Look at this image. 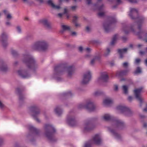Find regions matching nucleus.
Here are the masks:
<instances>
[{"label": "nucleus", "instance_id": "obj_1", "mask_svg": "<svg viewBox=\"0 0 147 147\" xmlns=\"http://www.w3.org/2000/svg\"><path fill=\"white\" fill-rule=\"evenodd\" d=\"M22 61L26 65L28 69H20L18 71V74L23 78H28L30 76L28 73V69H31L34 71L38 68V65L33 57L28 54L23 55Z\"/></svg>", "mask_w": 147, "mask_h": 147}, {"label": "nucleus", "instance_id": "obj_2", "mask_svg": "<svg viewBox=\"0 0 147 147\" xmlns=\"http://www.w3.org/2000/svg\"><path fill=\"white\" fill-rule=\"evenodd\" d=\"M129 16L132 19L136 20L137 22V23L135 22L129 26H126L123 27V30L125 34L129 33L130 31L134 32V28L136 24L138 26V29L140 30L141 28L142 24L145 20L144 17L138 16V11L135 8H130Z\"/></svg>", "mask_w": 147, "mask_h": 147}, {"label": "nucleus", "instance_id": "obj_3", "mask_svg": "<svg viewBox=\"0 0 147 147\" xmlns=\"http://www.w3.org/2000/svg\"><path fill=\"white\" fill-rule=\"evenodd\" d=\"M74 67L72 65L68 66L66 63L61 64L56 66L54 69V73L56 75L62 74L66 71L67 73V76L71 77L74 73Z\"/></svg>", "mask_w": 147, "mask_h": 147}, {"label": "nucleus", "instance_id": "obj_4", "mask_svg": "<svg viewBox=\"0 0 147 147\" xmlns=\"http://www.w3.org/2000/svg\"><path fill=\"white\" fill-rule=\"evenodd\" d=\"M45 135L50 142H53L57 140L54 134L55 132V128L51 125L46 124L44 127Z\"/></svg>", "mask_w": 147, "mask_h": 147}, {"label": "nucleus", "instance_id": "obj_5", "mask_svg": "<svg viewBox=\"0 0 147 147\" xmlns=\"http://www.w3.org/2000/svg\"><path fill=\"white\" fill-rule=\"evenodd\" d=\"M48 47V45L46 42L44 40H41L34 43L31 47L33 50L45 51L47 49Z\"/></svg>", "mask_w": 147, "mask_h": 147}, {"label": "nucleus", "instance_id": "obj_6", "mask_svg": "<svg viewBox=\"0 0 147 147\" xmlns=\"http://www.w3.org/2000/svg\"><path fill=\"white\" fill-rule=\"evenodd\" d=\"M88 5L92 3L91 0H86ZM102 0H98L96 4L94 5V6L97 7L98 9L100 12L98 13V17H101L103 16L105 14V12L104 11H100L103 10L104 7L103 4H101V2Z\"/></svg>", "mask_w": 147, "mask_h": 147}, {"label": "nucleus", "instance_id": "obj_7", "mask_svg": "<svg viewBox=\"0 0 147 147\" xmlns=\"http://www.w3.org/2000/svg\"><path fill=\"white\" fill-rule=\"evenodd\" d=\"M117 109L126 116H130L133 113L128 107L124 105H119L117 107Z\"/></svg>", "mask_w": 147, "mask_h": 147}, {"label": "nucleus", "instance_id": "obj_8", "mask_svg": "<svg viewBox=\"0 0 147 147\" xmlns=\"http://www.w3.org/2000/svg\"><path fill=\"white\" fill-rule=\"evenodd\" d=\"M116 22L117 20L115 18L111 17L109 18V21L105 22L103 24V27L105 32H109L111 29V25Z\"/></svg>", "mask_w": 147, "mask_h": 147}, {"label": "nucleus", "instance_id": "obj_9", "mask_svg": "<svg viewBox=\"0 0 147 147\" xmlns=\"http://www.w3.org/2000/svg\"><path fill=\"white\" fill-rule=\"evenodd\" d=\"M97 117L92 118L86 121L84 125V130L85 131H88L92 129L94 127L92 123V122L96 120Z\"/></svg>", "mask_w": 147, "mask_h": 147}, {"label": "nucleus", "instance_id": "obj_10", "mask_svg": "<svg viewBox=\"0 0 147 147\" xmlns=\"http://www.w3.org/2000/svg\"><path fill=\"white\" fill-rule=\"evenodd\" d=\"M101 142L100 136L97 134L95 135L93 138L92 140L85 144L84 147H90L91 144H100Z\"/></svg>", "mask_w": 147, "mask_h": 147}, {"label": "nucleus", "instance_id": "obj_11", "mask_svg": "<svg viewBox=\"0 0 147 147\" xmlns=\"http://www.w3.org/2000/svg\"><path fill=\"white\" fill-rule=\"evenodd\" d=\"M30 110L33 112L32 116L36 121L38 123L40 122V120L37 117L40 113V111L38 107L36 105L32 106L30 107Z\"/></svg>", "mask_w": 147, "mask_h": 147}, {"label": "nucleus", "instance_id": "obj_12", "mask_svg": "<svg viewBox=\"0 0 147 147\" xmlns=\"http://www.w3.org/2000/svg\"><path fill=\"white\" fill-rule=\"evenodd\" d=\"M142 87H140L139 88L136 89L134 91V93L136 98L140 101V106L141 107V104L142 103L143 99L140 96V93L142 91Z\"/></svg>", "mask_w": 147, "mask_h": 147}, {"label": "nucleus", "instance_id": "obj_13", "mask_svg": "<svg viewBox=\"0 0 147 147\" xmlns=\"http://www.w3.org/2000/svg\"><path fill=\"white\" fill-rule=\"evenodd\" d=\"M91 78L90 72V71H88L85 73L84 74L82 83L83 84H86L88 83L90 80Z\"/></svg>", "mask_w": 147, "mask_h": 147}, {"label": "nucleus", "instance_id": "obj_14", "mask_svg": "<svg viewBox=\"0 0 147 147\" xmlns=\"http://www.w3.org/2000/svg\"><path fill=\"white\" fill-rule=\"evenodd\" d=\"M114 122L115 124L114 127L115 129L117 128L122 129L125 126L124 122L119 119L115 120Z\"/></svg>", "mask_w": 147, "mask_h": 147}, {"label": "nucleus", "instance_id": "obj_15", "mask_svg": "<svg viewBox=\"0 0 147 147\" xmlns=\"http://www.w3.org/2000/svg\"><path fill=\"white\" fill-rule=\"evenodd\" d=\"M7 36L5 32H3L0 36V40L1 42L3 47H5L7 45Z\"/></svg>", "mask_w": 147, "mask_h": 147}, {"label": "nucleus", "instance_id": "obj_16", "mask_svg": "<svg viewBox=\"0 0 147 147\" xmlns=\"http://www.w3.org/2000/svg\"><path fill=\"white\" fill-rule=\"evenodd\" d=\"M39 23L43 25L48 29L51 28L52 27L51 23L46 19H42L39 20Z\"/></svg>", "mask_w": 147, "mask_h": 147}, {"label": "nucleus", "instance_id": "obj_17", "mask_svg": "<svg viewBox=\"0 0 147 147\" xmlns=\"http://www.w3.org/2000/svg\"><path fill=\"white\" fill-rule=\"evenodd\" d=\"M85 109L89 111H93L95 109V106L93 102L91 101H88L85 105Z\"/></svg>", "mask_w": 147, "mask_h": 147}, {"label": "nucleus", "instance_id": "obj_18", "mask_svg": "<svg viewBox=\"0 0 147 147\" xmlns=\"http://www.w3.org/2000/svg\"><path fill=\"white\" fill-rule=\"evenodd\" d=\"M109 79V77L107 74L105 73L102 74L100 76L98 79V81L100 83L106 82H107Z\"/></svg>", "mask_w": 147, "mask_h": 147}, {"label": "nucleus", "instance_id": "obj_19", "mask_svg": "<svg viewBox=\"0 0 147 147\" xmlns=\"http://www.w3.org/2000/svg\"><path fill=\"white\" fill-rule=\"evenodd\" d=\"M140 38L147 42V31H141L137 33Z\"/></svg>", "mask_w": 147, "mask_h": 147}, {"label": "nucleus", "instance_id": "obj_20", "mask_svg": "<svg viewBox=\"0 0 147 147\" xmlns=\"http://www.w3.org/2000/svg\"><path fill=\"white\" fill-rule=\"evenodd\" d=\"M8 68L2 59L0 60V70L5 72L8 71Z\"/></svg>", "mask_w": 147, "mask_h": 147}, {"label": "nucleus", "instance_id": "obj_21", "mask_svg": "<svg viewBox=\"0 0 147 147\" xmlns=\"http://www.w3.org/2000/svg\"><path fill=\"white\" fill-rule=\"evenodd\" d=\"M67 121L68 124L72 126H74L76 124V122L74 117L68 116L67 119Z\"/></svg>", "mask_w": 147, "mask_h": 147}, {"label": "nucleus", "instance_id": "obj_22", "mask_svg": "<svg viewBox=\"0 0 147 147\" xmlns=\"http://www.w3.org/2000/svg\"><path fill=\"white\" fill-rule=\"evenodd\" d=\"M23 90L22 89L20 88H17L16 90V92L19 96L20 101L22 100L25 98L24 96L22 93Z\"/></svg>", "mask_w": 147, "mask_h": 147}, {"label": "nucleus", "instance_id": "obj_23", "mask_svg": "<svg viewBox=\"0 0 147 147\" xmlns=\"http://www.w3.org/2000/svg\"><path fill=\"white\" fill-rule=\"evenodd\" d=\"M47 3L49 5L55 9L58 10L60 8L59 6L55 5L53 3V0H48Z\"/></svg>", "mask_w": 147, "mask_h": 147}, {"label": "nucleus", "instance_id": "obj_24", "mask_svg": "<svg viewBox=\"0 0 147 147\" xmlns=\"http://www.w3.org/2000/svg\"><path fill=\"white\" fill-rule=\"evenodd\" d=\"M128 49L124 48L121 49H119L118 50V52L120 55V58L121 59L123 57V55L126 53Z\"/></svg>", "mask_w": 147, "mask_h": 147}, {"label": "nucleus", "instance_id": "obj_25", "mask_svg": "<svg viewBox=\"0 0 147 147\" xmlns=\"http://www.w3.org/2000/svg\"><path fill=\"white\" fill-rule=\"evenodd\" d=\"M129 70H127L120 71H118L116 74V76H121L126 75L129 72Z\"/></svg>", "mask_w": 147, "mask_h": 147}, {"label": "nucleus", "instance_id": "obj_26", "mask_svg": "<svg viewBox=\"0 0 147 147\" xmlns=\"http://www.w3.org/2000/svg\"><path fill=\"white\" fill-rule=\"evenodd\" d=\"M109 130L111 132L114 136L117 139H119L121 138L120 135L118 134L116 132L115 129H111L110 128H108Z\"/></svg>", "mask_w": 147, "mask_h": 147}, {"label": "nucleus", "instance_id": "obj_27", "mask_svg": "<svg viewBox=\"0 0 147 147\" xmlns=\"http://www.w3.org/2000/svg\"><path fill=\"white\" fill-rule=\"evenodd\" d=\"M28 129L30 131H33L34 134L37 135L38 133V130L31 125L28 126Z\"/></svg>", "mask_w": 147, "mask_h": 147}, {"label": "nucleus", "instance_id": "obj_28", "mask_svg": "<svg viewBox=\"0 0 147 147\" xmlns=\"http://www.w3.org/2000/svg\"><path fill=\"white\" fill-rule=\"evenodd\" d=\"M54 111L56 114L59 116L61 115L62 113V110L59 106L57 107L55 109Z\"/></svg>", "mask_w": 147, "mask_h": 147}, {"label": "nucleus", "instance_id": "obj_29", "mask_svg": "<svg viewBox=\"0 0 147 147\" xmlns=\"http://www.w3.org/2000/svg\"><path fill=\"white\" fill-rule=\"evenodd\" d=\"M103 120L105 121H108L111 120V117L109 114H105L102 117Z\"/></svg>", "mask_w": 147, "mask_h": 147}, {"label": "nucleus", "instance_id": "obj_30", "mask_svg": "<svg viewBox=\"0 0 147 147\" xmlns=\"http://www.w3.org/2000/svg\"><path fill=\"white\" fill-rule=\"evenodd\" d=\"M113 100L110 98H107L103 101V103L105 105H109L112 104Z\"/></svg>", "mask_w": 147, "mask_h": 147}, {"label": "nucleus", "instance_id": "obj_31", "mask_svg": "<svg viewBox=\"0 0 147 147\" xmlns=\"http://www.w3.org/2000/svg\"><path fill=\"white\" fill-rule=\"evenodd\" d=\"M61 28L63 31L66 30H70V27L66 25H61Z\"/></svg>", "mask_w": 147, "mask_h": 147}, {"label": "nucleus", "instance_id": "obj_32", "mask_svg": "<svg viewBox=\"0 0 147 147\" xmlns=\"http://www.w3.org/2000/svg\"><path fill=\"white\" fill-rule=\"evenodd\" d=\"M99 59V57H95L91 60L90 62V64L92 65H93L94 64L95 61L97 60H98Z\"/></svg>", "mask_w": 147, "mask_h": 147}, {"label": "nucleus", "instance_id": "obj_33", "mask_svg": "<svg viewBox=\"0 0 147 147\" xmlns=\"http://www.w3.org/2000/svg\"><path fill=\"white\" fill-rule=\"evenodd\" d=\"M122 88L124 93L125 94H127L128 87L126 86L123 85L122 86Z\"/></svg>", "mask_w": 147, "mask_h": 147}, {"label": "nucleus", "instance_id": "obj_34", "mask_svg": "<svg viewBox=\"0 0 147 147\" xmlns=\"http://www.w3.org/2000/svg\"><path fill=\"white\" fill-rule=\"evenodd\" d=\"M117 39V35H115L113 37L112 41L111 42V45H113L116 42V41Z\"/></svg>", "mask_w": 147, "mask_h": 147}, {"label": "nucleus", "instance_id": "obj_35", "mask_svg": "<svg viewBox=\"0 0 147 147\" xmlns=\"http://www.w3.org/2000/svg\"><path fill=\"white\" fill-rule=\"evenodd\" d=\"M102 94V92L100 90H97L95 92L94 95L95 96H99Z\"/></svg>", "mask_w": 147, "mask_h": 147}, {"label": "nucleus", "instance_id": "obj_36", "mask_svg": "<svg viewBox=\"0 0 147 147\" xmlns=\"http://www.w3.org/2000/svg\"><path fill=\"white\" fill-rule=\"evenodd\" d=\"M11 53L13 56L15 57L18 56V52L14 50H11Z\"/></svg>", "mask_w": 147, "mask_h": 147}, {"label": "nucleus", "instance_id": "obj_37", "mask_svg": "<svg viewBox=\"0 0 147 147\" xmlns=\"http://www.w3.org/2000/svg\"><path fill=\"white\" fill-rule=\"evenodd\" d=\"M142 72L141 69L140 67H138L137 68L136 70L135 71L134 73L135 74H138L141 73Z\"/></svg>", "mask_w": 147, "mask_h": 147}, {"label": "nucleus", "instance_id": "obj_38", "mask_svg": "<svg viewBox=\"0 0 147 147\" xmlns=\"http://www.w3.org/2000/svg\"><path fill=\"white\" fill-rule=\"evenodd\" d=\"M110 52V49L109 48H107L104 53V56H107L109 54Z\"/></svg>", "mask_w": 147, "mask_h": 147}, {"label": "nucleus", "instance_id": "obj_39", "mask_svg": "<svg viewBox=\"0 0 147 147\" xmlns=\"http://www.w3.org/2000/svg\"><path fill=\"white\" fill-rule=\"evenodd\" d=\"M78 108L79 109L85 108V105L83 103L80 104L78 105Z\"/></svg>", "mask_w": 147, "mask_h": 147}, {"label": "nucleus", "instance_id": "obj_40", "mask_svg": "<svg viewBox=\"0 0 147 147\" xmlns=\"http://www.w3.org/2000/svg\"><path fill=\"white\" fill-rule=\"evenodd\" d=\"M123 67L125 68H127L129 65V64L127 62H125L123 63Z\"/></svg>", "mask_w": 147, "mask_h": 147}, {"label": "nucleus", "instance_id": "obj_41", "mask_svg": "<svg viewBox=\"0 0 147 147\" xmlns=\"http://www.w3.org/2000/svg\"><path fill=\"white\" fill-rule=\"evenodd\" d=\"M17 32L19 33H21L22 32L21 27L19 26H17L16 27Z\"/></svg>", "mask_w": 147, "mask_h": 147}, {"label": "nucleus", "instance_id": "obj_42", "mask_svg": "<svg viewBox=\"0 0 147 147\" xmlns=\"http://www.w3.org/2000/svg\"><path fill=\"white\" fill-rule=\"evenodd\" d=\"M64 96H71L72 95V94L70 92H69L65 93L63 94Z\"/></svg>", "mask_w": 147, "mask_h": 147}, {"label": "nucleus", "instance_id": "obj_43", "mask_svg": "<svg viewBox=\"0 0 147 147\" xmlns=\"http://www.w3.org/2000/svg\"><path fill=\"white\" fill-rule=\"evenodd\" d=\"M78 18V17L76 16H75L73 17V21L74 23L77 22Z\"/></svg>", "mask_w": 147, "mask_h": 147}, {"label": "nucleus", "instance_id": "obj_44", "mask_svg": "<svg viewBox=\"0 0 147 147\" xmlns=\"http://www.w3.org/2000/svg\"><path fill=\"white\" fill-rule=\"evenodd\" d=\"M140 55H144L145 53H147V47L146 49V50L145 51H140L139 52Z\"/></svg>", "mask_w": 147, "mask_h": 147}, {"label": "nucleus", "instance_id": "obj_45", "mask_svg": "<svg viewBox=\"0 0 147 147\" xmlns=\"http://www.w3.org/2000/svg\"><path fill=\"white\" fill-rule=\"evenodd\" d=\"M140 61V60L139 59H135V63L136 64H138Z\"/></svg>", "mask_w": 147, "mask_h": 147}, {"label": "nucleus", "instance_id": "obj_46", "mask_svg": "<svg viewBox=\"0 0 147 147\" xmlns=\"http://www.w3.org/2000/svg\"><path fill=\"white\" fill-rule=\"evenodd\" d=\"M74 23L75 24V26L77 28L80 27L81 26V24L78 23L77 22Z\"/></svg>", "mask_w": 147, "mask_h": 147}, {"label": "nucleus", "instance_id": "obj_47", "mask_svg": "<svg viewBox=\"0 0 147 147\" xmlns=\"http://www.w3.org/2000/svg\"><path fill=\"white\" fill-rule=\"evenodd\" d=\"M84 50L87 53H89L90 52L91 50V49L89 48H87L84 49Z\"/></svg>", "mask_w": 147, "mask_h": 147}, {"label": "nucleus", "instance_id": "obj_48", "mask_svg": "<svg viewBox=\"0 0 147 147\" xmlns=\"http://www.w3.org/2000/svg\"><path fill=\"white\" fill-rule=\"evenodd\" d=\"M4 144V140L2 138H0V146Z\"/></svg>", "mask_w": 147, "mask_h": 147}, {"label": "nucleus", "instance_id": "obj_49", "mask_svg": "<svg viewBox=\"0 0 147 147\" xmlns=\"http://www.w3.org/2000/svg\"><path fill=\"white\" fill-rule=\"evenodd\" d=\"M36 1L40 3H44L45 2V1L44 0H35Z\"/></svg>", "mask_w": 147, "mask_h": 147}, {"label": "nucleus", "instance_id": "obj_50", "mask_svg": "<svg viewBox=\"0 0 147 147\" xmlns=\"http://www.w3.org/2000/svg\"><path fill=\"white\" fill-rule=\"evenodd\" d=\"M78 49L79 51L80 52H82V51L84 50L83 47L82 46L79 47H78Z\"/></svg>", "mask_w": 147, "mask_h": 147}, {"label": "nucleus", "instance_id": "obj_51", "mask_svg": "<svg viewBox=\"0 0 147 147\" xmlns=\"http://www.w3.org/2000/svg\"><path fill=\"white\" fill-rule=\"evenodd\" d=\"M5 106L3 103L0 100V108L1 109L3 108Z\"/></svg>", "mask_w": 147, "mask_h": 147}, {"label": "nucleus", "instance_id": "obj_52", "mask_svg": "<svg viewBox=\"0 0 147 147\" xmlns=\"http://www.w3.org/2000/svg\"><path fill=\"white\" fill-rule=\"evenodd\" d=\"M71 35L73 36H76L77 33L75 32H71Z\"/></svg>", "mask_w": 147, "mask_h": 147}, {"label": "nucleus", "instance_id": "obj_53", "mask_svg": "<svg viewBox=\"0 0 147 147\" xmlns=\"http://www.w3.org/2000/svg\"><path fill=\"white\" fill-rule=\"evenodd\" d=\"M130 2L133 3H136L137 1L136 0H128Z\"/></svg>", "mask_w": 147, "mask_h": 147}, {"label": "nucleus", "instance_id": "obj_54", "mask_svg": "<svg viewBox=\"0 0 147 147\" xmlns=\"http://www.w3.org/2000/svg\"><path fill=\"white\" fill-rule=\"evenodd\" d=\"M7 19H11V16L10 14H8L7 15Z\"/></svg>", "mask_w": 147, "mask_h": 147}, {"label": "nucleus", "instance_id": "obj_55", "mask_svg": "<svg viewBox=\"0 0 147 147\" xmlns=\"http://www.w3.org/2000/svg\"><path fill=\"white\" fill-rule=\"evenodd\" d=\"M77 6H72L71 7V8L73 10H74L77 8Z\"/></svg>", "mask_w": 147, "mask_h": 147}, {"label": "nucleus", "instance_id": "obj_56", "mask_svg": "<svg viewBox=\"0 0 147 147\" xmlns=\"http://www.w3.org/2000/svg\"><path fill=\"white\" fill-rule=\"evenodd\" d=\"M5 24L7 26H10L11 25V23L9 22H6Z\"/></svg>", "mask_w": 147, "mask_h": 147}, {"label": "nucleus", "instance_id": "obj_57", "mask_svg": "<svg viewBox=\"0 0 147 147\" xmlns=\"http://www.w3.org/2000/svg\"><path fill=\"white\" fill-rule=\"evenodd\" d=\"M110 1L111 0H108ZM116 1L118 4H119L121 3V0H116Z\"/></svg>", "mask_w": 147, "mask_h": 147}, {"label": "nucleus", "instance_id": "obj_58", "mask_svg": "<svg viewBox=\"0 0 147 147\" xmlns=\"http://www.w3.org/2000/svg\"><path fill=\"white\" fill-rule=\"evenodd\" d=\"M128 99L130 101H131L132 99V97L131 96H129L128 97Z\"/></svg>", "mask_w": 147, "mask_h": 147}, {"label": "nucleus", "instance_id": "obj_59", "mask_svg": "<svg viewBox=\"0 0 147 147\" xmlns=\"http://www.w3.org/2000/svg\"><path fill=\"white\" fill-rule=\"evenodd\" d=\"M86 31L88 32H89L90 31V29L88 26H87L86 27Z\"/></svg>", "mask_w": 147, "mask_h": 147}, {"label": "nucleus", "instance_id": "obj_60", "mask_svg": "<svg viewBox=\"0 0 147 147\" xmlns=\"http://www.w3.org/2000/svg\"><path fill=\"white\" fill-rule=\"evenodd\" d=\"M118 86L117 85H115L114 87V90L115 91L117 90H118Z\"/></svg>", "mask_w": 147, "mask_h": 147}, {"label": "nucleus", "instance_id": "obj_61", "mask_svg": "<svg viewBox=\"0 0 147 147\" xmlns=\"http://www.w3.org/2000/svg\"><path fill=\"white\" fill-rule=\"evenodd\" d=\"M122 38L123 40H124V41H125L126 40H127V39L126 37L125 36L123 37Z\"/></svg>", "mask_w": 147, "mask_h": 147}, {"label": "nucleus", "instance_id": "obj_62", "mask_svg": "<svg viewBox=\"0 0 147 147\" xmlns=\"http://www.w3.org/2000/svg\"><path fill=\"white\" fill-rule=\"evenodd\" d=\"M143 127H147V124L146 123H144L143 124Z\"/></svg>", "mask_w": 147, "mask_h": 147}, {"label": "nucleus", "instance_id": "obj_63", "mask_svg": "<svg viewBox=\"0 0 147 147\" xmlns=\"http://www.w3.org/2000/svg\"><path fill=\"white\" fill-rule=\"evenodd\" d=\"M140 117L141 118H145V116L144 115H140Z\"/></svg>", "mask_w": 147, "mask_h": 147}, {"label": "nucleus", "instance_id": "obj_64", "mask_svg": "<svg viewBox=\"0 0 147 147\" xmlns=\"http://www.w3.org/2000/svg\"><path fill=\"white\" fill-rule=\"evenodd\" d=\"M63 14L59 13L58 14V16L59 17H61L63 15Z\"/></svg>", "mask_w": 147, "mask_h": 147}]
</instances>
